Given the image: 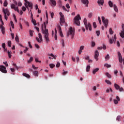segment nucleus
<instances>
[{"label": "nucleus", "mask_w": 124, "mask_h": 124, "mask_svg": "<svg viewBox=\"0 0 124 124\" xmlns=\"http://www.w3.org/2000/svg\"><path fill=\"white\" fill-rule=\"evenodd\" d=\"M3 12L4 13V17L6 21H7V16H9L10 15V14L9 13V11L8 10V9H4V8H3Z\"/></svg>", "instance_id": "obj_8"}, {"label": "nucleus", "mask_w": 124, "mask_h": 124, "mask_svg": "<svg viewBox=\"0 0 124 124\" xmlns=\"http://www.w3.org/2000/svg\"><path fill=\"white\" fill-rule=\"evenodd\" d=\"M61 43L62 45V47H64V40H62Z\"/></svg>", "instance_id": "obj_43"}, {"label": "nucleus", "mask_w": 124, "mask_h": 124, "mask_svg": "<svg viewBox=\"0 0 124 124\" xmlns=\"http://www.w3.org/2000/svg\"><path fill=\"white\" fill-rule=\"evenodd\" d=\"M14 1V4H15V5H17V4H18V3L17 2V1L15 0H13Z\"/></svg>", "instance_id": "obj_60"}, {"label": "nucleus", "mask_w": 124, "mask_h": 124, "mask_svg": "<svg viewBox=\"0 0 124 124\" xmlns=\"http://www.w3.org/2000/svg\"><path fill=\"white\" fill-rule=\"evenodd\" d=\"M81 1L82 3L85 5L86 7L89 6V0H81Z\"/></svg>", "instance_id": "obj_15"}, {"label": "nucleus", "mask_w": 124, "mask_h": 124, "mask_svg": "<svg viewBox=\"0 0 124 124\" xmlns=\"http://www.w3.org/2000/svg\"><path fill=\"white\" fill-rule=\"evenodd\" d=\"M38 37H36V39L37 41L39 42V43H41V42L43 41V39H42V35H41V33H38Z\"/></svg>", "instance_id": "obj_9"}, {"label": "nucleus", "mask_w": 124, "mask_h": 124, "mask_svg": "<svg viewBox=\"0 0 124 124\" xmlns=\"http://www.w3.org/2000/svg\"><path fill=\"white\" fill-rule=\"evenodd\" d=\"M15 40L17 42H19V37H18V35H16V37H15Z\"/></svg>", "instance_id": "obj_46"}, {"label": "nucleus", "mask_w": 124, "mask_h": 124, "mask_svg": "<svg viewBox=\"0 0 124 124\" xmlns=\"http://www.w3.org/2000/svg\"><path fill=\"white\" fill-rule=\"evenodd\" d=\"M80 20H81V17L80 15H78L74 18V22L77 26H80Z\"/></svg>", "instance_id": "obj_2"}, {"label": "nucleus", "mask_w": 124, "mask_h": 124, "mask_svg": "<svg viewBox=\"0 0 124 124\" xmlns=\"http://www.w3.org/2000/svg\"><path fill=\"white\" fill-rule=\"evenodd\" d=\"M8 46L9 47H11V41H9L8 42Z\"/></svg>", "instance_id": "obj_51"}, {"label": "nucleus", "mask_w": 124, "mask_h": 124, "mask_svg": "<svg viewBox=\"0 0 124 124\" xmlns=\"http://www.w3.org/2000/svg\"><path fill=\"white\" fill-rule=\"evenodd\" d=\"M33 74L36 77H38V71H34L33 72Z\"/></svg>", "instance_id": "obj_25"}, {"label": "nucleus", "mask_w": 124, "mask_h": 124, "mask_svg": "<svg viewBox=\"0 0 124 124\" xmlns=\"http://www.w3.org/2000/svg\"><path fill=\"white\" fill-rule=\"evenodd\" d=\"M22 75L23 76H24L25 77H26V78H30V77H31V76H30V75L26 74V73H23Z\"/></svg>", "instance_id": "obj_28"}, {"label": "nucleus", "mask_w": 124, "mask_h": 124, "mask_svg": "<svg viewBox=\"0 0 124 124\" xmlns=\"http://www.w3.org/2000/svg\"><path fill=\"white\" fill-rule=\"evenodd\" d=\"M94 59L96 62L98 61V57H99V52L98 51V50H95L94 51Z\"/></svg>", "instance_id": "obj_10"}, {"label": "nucleus", "mask_w": 124, "mask_h": 124, "mask_svg": "<svg viewBox=\"0 0 124 124\" xmlns=\"http://www.w3.org/2000/svg\"><path fill=\"white\" fill-rule=\"evenodd\" d=\"M29 33L31 37H32L33 36V31L31 30L29 31Z\"/></svg>", "instance_id": "obj_33"}, {"label": "nucleus", "mask_w": 124, "mask_h": 124, "mask_svg": "<svg viewBox=\"0 0 124 124\" xmlns=\"http://www.w3.org/2000/svg\"><path fill=\"white\" fill-rule=\"evenodd\" d=\"M35 61L36 62H39V63H41V61H39L38 58H35Z\"/></svg>", "instance_id": "obj_49"}, {"label": "nucleus", "mask_w": 124, "mask_h": 124, "mask_svg": "<svg viewBox=\"0 0 124 124\" xmlns=\"http://www.w3.org/2000/svg\"><path fill=\"white\" fill-rule=\"evenodd\" d=\"M98 20L99 21V23L100 25H101V19L100 18V17L99 16L98 17Z\"/></svg>", "instance_id": "obj_57"}, {"label": "nucleus", "mask_w": 124, "mask_h": 124, "mask_svg": "<svg viewBox=\"0 0 124 124\" xmlns=\"http://www.w3.org/2000/svg\"><path fill=\"white\" fill-rule=\"evenodd\" d=\"M8 55L9 59H11V57H12V55H11V51L8 50Z\"/></svg>", "instance_id": "obj_37"}, {"label": "nucleus", "mask_w": 124, "mask_h": 124, "mask_svg": "<svg viewBox=\"0 0 124 124\" xmlns=\"http://www.w3.org/2000/svg\"><path fill=\"white\" fill-rule=\"evenodd\" d=\"M120 35L122 38H124V26L122 27V31L120 33Z\"/></svg>", "instance_id": "obj_17"}, {"label": "nucleus", "mask_w": 124, "mask_h": 124, "mask_svg": "<svg viewBox=\"0 0 124 124\" xmlns=\"http://www.w3.org/2000/svg\"><path fill=\"white\" fill-rule=\"evenodd\" d=\"M108 4L109 7L112 8V7H113L114 6V3L111 0H109L108 1Z\"/></svg>", "instance_id": "obj_22"}, {"label": "nucleus", "mask_w": 124, "mask_h": 124, "mask_svg": "<svg viewBox=\"0 0 124 124\" xmlns=\"http://www.w3.org/2000/svg\"><path fill=\"white\" fill-rule=\"evenodd\" d=\"M48 56H50V57H52V60H53V59H54V60H56V56H55V55H54L53 54V53H51L50 54H49Z\"/></svg>", "instance_id": "obj_32"}, {"label": "nucleus", "mask_w": 124, "mask_h": 124, "mask_svg": "<svg viewBox=\"0 0 124 124\" xmlns=\"http://www.w3.org/2000/svg\"><path fill=\"white\" fill-rule=\"evenodd\" d=\"M119 92H124V88L123 87H120L119 89Z\"/></svg>", "instance_id": "obj_56"}, {"label": "nucleus", "mask_w": 124, "mask_h": 124, "mask_svg": "<svg viewBox=\"0 0 124 124\" xmlns=\"http://www.w3.org/2000/svg\"><path fill=\"white\" fill-rule=\"evenodd\" d=\"M104 66H105L106 67H107V68H109L110 67H111V65L108 63H105L104 64Z\"/></svg>", "instance_id": "obj_36"}, {"label": "nucleus", "mask_w": 124, "mask_h": 124, "mask_svg": "<svg viewBox=\"0 0 124 124\" xmlns=\"http://www.w3.org/2000/svg\"><path fill=\"white\" fill-rule=\"evenodd\" d=\"M106 83L108 84V85H112V83L110 82L109 80L106 79L105 80Z\"/></svg>", "instance_id": "obj_39"}, {"label": "nucleus", "mask_w": 124, "mask_h": 124, "mask_svg": "<svg viewBox=\"0 0 124 124\" xmlns=\"http://www.w3.org/2000/svg\"><path fill=\"white\" fill-rule=\"evenodd\" d=\"M22 10L23 11H26V10H27V8L25 7V6H22Z\"/></svg>", "instance_id": "obj_62"}, {"label": "nucleus", "mask_w": 124, "mask_h": 124, "mask_svg": "<svg viewBox=\"0 0 124 124\" xmlns=\"http://www.w3.org/2000/svg\"><path fill=\"white\" fill-rule=\"evenodd\" d=\"M10 70L11 72H12L11 74H13V75H14V72H15V69L11 68Z\"/></svg>", "instance_id": "obj_40"}, {"label": "nucleus", "mask_w": 124, "mask_h": 124, "mask_svg": "<svg viewBox=\"0 0 124 124\" xmlns=\"http://www.w3.org/2000/svg\"><path fill=\"white\" fill-rule=\"evenodd\" d=\"M42 31L43 34H44V38L46 41V43L50 42V39L49 38V33H48V29H46V23L44 22L42 26Z\"/></svg>", "instance_id": "obj_1"}, {"label": "nucleus", "mask_w": 124, "mask_h": 124, "mask_svg": "<svg viewBox=\"0 0 124 124\" xmlns=\"http://www.w3.org/2000/svg\"><path fill=\"white\" fill-rule=\"evenodd\" d=\"M93 26L94 29H96V23L93 22Z\"/></svg>", "instance_id": "obj_55"}, {"label": "nucleus", "mask_w": 124, "mask_h": 124, "mask_svg": "<svg viewBox=\"0 0 124 124\" xmlns=\"http://www.w3.org/2000/svg\"><path fill=\"white\" fill-rule=\"evenodd\" d=\"M27 51H29V48L25 47V49L24 50L23 52L24 53H27Z\"/></svg>", "instance_id": "obj_50"}, {"label": "nucleus", "mask_w": 124, "mask_h": 124, "mask_svg": "<svg viewBox=\"0 0 124 124\" xmlns=\"http://www.w3.org/2000/svg\"><path fill=\"white\" fill-rule=\"evenodd\" d=\"M116 39H117V35L115 34L114 35V39L112 40V39L110 38L109 39L108 41L110 44H113V42L115 43V41H116Z\"/></svg>", "instance_id": "obj_12"}, {"label": "nucleus", "mask_w": 124, "mask_h": 124, "mask_svg": "<svg viewBox=\"0 0 124 124\" xmlns=\"http://www.w3.org/2000/svg\"><path fill=\"white\" fill-rule=\"evenodd\" d=\"M50 16L51 18H54V12L50 13Z\"/></svg>", "instance_id": "obj_63"}, {"label": "nucleus", "mask_w": 124, "mask_h": 124, "mask_svg": "<svg viewBox=\"0 0 124 124\" xmlns=\"http://www.w3.org/2000/svg\"><path fill=\"white\" fill-rule=\"evenodd\" d=\"M121 119H122V116L118 115L116 118V121H118V122H121Z\"/></svg>", "instance_id": "obj_30"}, {"label": "nucleus", "mask_w": 124, "mask_h": 124, "mask_svg": "<svg viewBox=\"0 0 124 124\" xmlns=\"http://www.w3.org/2000/svg\"><path fill=\"white\" fill-rule=\"evenodd\" d=\"M96 35H97V36H99V35L100 34V31H96Z\"/></svg>", "instance_id": "obj_58"}, {"label": "nucleus", "mask_w": 124, "mask_h": 124, "mask_svg": "<svg viewBox=\"0 0 124 124\" xmlns=\"http://www.w3.org/2000/svg\"><path fill=\"white\" fill-rule=\"evenodd\" d=\"M7 4H8V3H7V0H5V1L3 3L4 6H5V7L7 6Z\"/></svg>", "instance_id": "obj_48"}, {"label": "nucleus", "mask_w": 124, "mask_h": 124, "mask_svg": "<svg viewBox=\"0 0 124 124\" xmlns=\"http://www.w3.org/2000/svg\"><path fill=\"white\" fill-rule=\"evenodd\" d=\"M2 47L3 49H5V43L2 44Z\"/></svg>", "instance_id": "obj_64"}, {"label": "nucleus", "mask_w": 124, "mask_h": 124, "mask_svg": "<svg viewBox=\"0 0 124 124\" xmlns=\"http://www.w3.org/2000/svg\"><path fill=\"white\" fill-rule=\"evenodd\" d=\"M91 46L92 47H94L95 46V42L93 41L91 42Z\"/></svg>", "instance_id": "obj_41"}, {"label": "nucleus", "mask_w": 124, "mask_h": 124, "mask_svg": "<svg viewBox=\"0 0 124 124\" xmlns=\"http://www.w3.org/2000/svg\"><path fill=\"white\" fill-rule=\"evenodd\" d=\"M109 32L110 34H113V33H114V31H113V30H112V28L109 29Z\"/></svg>", "instance_id": "obj_44"}, {"label": "nucleus", "mask_w": 124, "mask_h": 124, "mask_svg": "<svg viewBox=\"0 0 124 124\" xmlns=\"http://www.w3.org/2000/svg\"><path fill=\"white\" fill-rule=\"evenodd\" d=\"M66 7L68 9H69V8H70V6H69V4L67 3L66 4Z\"/></svg>", "instance_id": "obj_59"}, {"label": "nucleus", "mask_w": 124, "mask_h": 124, "mask_svg": "<svg viewBox=\"0 0 124 124\" xmlns=\"http://www.w3.org/2000/svg\"><path fill=\"white\" fill-rule=\"evenodd\" d=\"M49 66L50 68H54V67H55V64L53 63L49 64Z\"/></svg>", "instance_id": "obj_47"}, {"label": "nucleus", "mask_w": 124, "mask_h": 124, "mask_svg": "<svg viewBox=\"0 0 124 124\" xmlns=\"http://www.w3.org/2000/svg\"><path fill=\"white\" fill-rule=\"evenodd\" d=\"M13 16H14V18L15 21V22L17 23V18H16V16H15V15H14Z\"/></svg>", "instance_id": "obj_54"}, {"label": "nucleus", "mask_w": 124, "mask_h": 124, "mask_svg": "<svg viewBox=\"0 0 124 124\" xmlns=\"http://www.w3.org/2000/svg\"><path fill=\"white\" fill-rule=\"evenodd\" d=\"M118 72V71L117 70H115L114 71V73L115 75H116V76H118V75H117Z\"/></svg>", "instance_id": "obj_52"}, {"label": "nucleus", "mask_w": 124, "mask_h": 124, "mask_svg": "<svg viewBox=\"0 0 124 124\" xmlns=\"http://www.w3.org/2000/svg\"><path fill=\"white\" fill-rule=\"evenodd\" d=\"M70 34L72 36V38L74 37V35L75 34V31L74 30V29L72 28V27L70 28L67 33V36H69Z\"/></svg>", "instance_id": "obj_6"}, {"label": "nucleus", "mask_w": 124, "mask_h": 124, "mask_svg": "<svg viewBox=\"0 0 124 124\" xmlns=\"http://www.w3.org/2000/svg\"><path fill=\"white\" fill-rule=\"evenodd\" d=\"M106 75L108 77V78H111L112 76L109 74V73H106Z\"/></svg>", "instance_id": "obj_38"}, {"label": "nucleus", "mask_w": 124, "mask_h": 124, "mask_svg": "<svg viewBox=\"0 0 124 124\" xmlns=\"http://www.w3.org/2000/svg\"><path fill=\"white\" fill-rule=\"evenodd\" d=\"M97 3L99 5H103V3H104V0H98Z\"/></svg>", "instance_id": "obj_20"}, {"label": "nucleus", "mask_w": 124, "mask_h": 124, "mask_svg": "<svg viewBox=\"0 0 124 124\" xmlns=\"http://www.w3.org/2000/svg\"><path fill=\"white\" fill-rule=\"evenodd\" d=\"M59 15L60 16V25L61 26H63V24H64V15L62 12L59 13Z\"/></svg>", "instance_id": "obj_7"}, {"label": "nucleus", "mask_w": 124, "mask_h": 124, "mask_svg": "<svg viewBox=\"0 0 124 124\" xmlns=\"http://www.w3.org/2000/svg\"><path fill=\"white\" fill-rule=\"evenodd\" d=\"M93 16V13H90L88 15L89 18H92Z\"/></svg>", "instance_id": "obj_53"}, {"label": "nucleus", "mask_w": 124, "mask_h": 124, "mask_svg": "<svg viewBox=\"0 0 124 124\" xmlns=\"http://www.w3.org/2000/svg\"><path fill=\"white\" fill-rule=\"evenodd\" d=\"M31 23H32V24H33L34 26H36V25H37V24H36V21H35V20L33 19V17H32Z\"/></svg>", "instance_id": "obj_26"}, {"label": "nucleus", "mask_w": 124, "mask_h": 124, "mask_svg": "<svg viewBox=\"0 0 124 124\" xmlns=\"http://www.w3.org/2000/svg\"><path fill=\"white\" fill-rule=\"evenodd\" d=\"M0 28L1 29V32L2 34H4L5 32V28L2 25H0Z\"/></svg>", "instance_id": "obj_19"}, {"label": "nucleus", "mask_w": 124, "mask_h": 124, "mask_svg": "<svg viewBox=\"0 0 124 124\" xmlns=\"http://www.w3.org/2000/svg\"><path fill=\"white\" fill-rule=\"evenodd\" d=\"M90 69H91V66H90V65H88L86 67V72H89V71H90Z\"/></svg>", "instance_id": "obj_31"}, {"label": "nucleus", "mask_w": 124, "mask_h": 124, "mask_svg": "<svg viewBox=\"0 0 124 124\" xmlns=\"http://www.w3.org/2000/svg\"><path fill=\"white\" fill-rule=\"evenodd\" d=\"M113 7L115 12H117V13H119V10L118 9V7L117 6V5L114 4Z\"/></svg>", "instance_id": "obj_18"}, {"label": "nucleus", "mask_w": 124, "mask_h": 124, "mask_svg": "<svg viewBox=\"0 0 124 124\" xmlns=\"http://www.w3.org/2000/svg\"><path fill=\"white\" fill-rule=\"evenodd\" d=\"M98 70H99V69L98 68H96L93 70V71H92V73L93 74H95V73H96V72H97Z\"/></svg>", "instance_id": "obj_24"}, {"label": "nucleus", "mask_w": 124, "mask_h": 124, "mask_svg": "<svg viewBox=\"0 0 124 124\" xmlns=\"http://www.w3.org/2000/svg\"><path fill=\"white\" fill-rule=\"evenodd\" d=\"M57 28L59 31V34L60 36H61V37H63V34H62V28H61V26H60V25H58Z\"/></svg>", "instance_id": "obj_13"}, {"label": "nucleus", "mask_w": 124, "mask_h": 124, "mask_svg": "<svg viewBox=\"0 0 124 124\" xmlns=\"http://www.w3.org/2000/svg\"><path fill=\"white\" fill-rule=\"evenodd\" d=\"M119 62L120 63L123 62V58L122 57V56H119Z\"/></svg>", "instance_id": "obj_34"}, {"label": "nucleus", "mask_w": 124, "mask_h": 124, "mask_svg": "<svg viewBox=\"0 0 124 124\" xmlns=\"http://www.w3.org/2000/svg\"><path fill=\"white\" fill-rule=\"evenodd\" d=\"M24 3H26V4L31 8V9H32V3L30 2L27 0H25V2Z\"/></svg>", "instance_id": "obj_16"}, {"label": "nucleus", "mask_w": 124, "mask_h": 124, "mask_svg": "<svg viewBox=\"0 0 124 124\" xmlns=\"http://www.w3.org/2000/svg\"><path fill=\"white\" fill-rule=\"evenodd\" d=\"M114 88L116 89V90H119L120 87V86H119V85L115 83L114 84Z\"/></svg>", "instance_id": "obj_27"}, {"label": "nucleus", "mask_w": 124, "mask_h": 124, "mask_svg": "<svg viewBox=\"0 0 124 124\" xmlns=\"http://www.w3.org/2000/svg\"><path fill=\"white\" fill-rule=\"evenodd\" d=\"M32 61H33V57H30V59L29 60H28L27 62L28 63H30L31 62H32Z\"/></svg>", "instance_id": "obj_29"}, {"label": "nucleus", "mask_w": 124, "mask_h": 124, "mask_svg": "<svg viewBox=\"0 0 124 124\" xmlns=\"http://www.w3.org/2000/svg\"><path fill=\"white\" fill-rule=\"evenodd\" d=\"M10 24H11V26L12 29H14V23H13V21H11Z\"/></svg>", "instance_id": "obj_45"}, {"label": "nucleus", "mask_w": 124, "mask_h": 124, "mask_svg": "<svg viewBox=\"0 0 124 124\" xmlns=\"http://www.w3.org/2000/svg\"><path fill=\"white\" fill-rule=\"evenodd\" d=\"M11 7L12 9H14V10H15V11H17V12L18 13H19V14H20V15H23V11H19L18 6H16V5H15V4H12L11 5Z\"/></svg>", "instance_id": "obj_4"}, {"label": "nucleus", "mask_w": 124, "mask_h": 124, "mask_svg": "<svg viewBox=\"0 0 124 124\" xmlns=\"http://www.w3.org/2000/svg\"><path fill=\"white\" fill-rule=\"evenodd\" d=\"M83 23L87 31H88V30H89V31H92V25L91 24H90V23L87 22L86 18L84 19Z\"/></svg>", "instance_id": "obj_3"}, {"label": "nucleus", "mask_w": 124, "mask_h": 124, "mask_svg": "<svg viewBox=\"0 0 124 124\" xmlns=\"http://www.w3.org/2000/svg\"><path fill=\"white\" fill-rule=\"evenodd\" d=\"M0 71L3 73H7L6 68L4 66H0Z\"/></svg>", "instance_id": "obj_11"}, {"label": "nucleus", "mask_w": 124, "mask_h": 124, "mask_svg": "<svg viewBox=\"0 0 124 124\" xmlns=\"http://www.w3.org/2000/svg\"><path fill=\"white\" fill-rule=\"evenodd\" d=\"M79 50H80V51H83V50H84V46H81L79 48Z\"/></svg>", "instance_id": "obj_61"}, {"label": "nucleus", "mask_w": 124, "mask_h": 124, "mask_svg": "<svg viewBox=\"0 0 124 124\" xmlns=\"http://www.w3.org/2000/svg\"><path fill=\"white\" fill-rule=\"evenodd\" d=\"M120 100H121V99H120L119 96H116V99H113V102L114 104L117 105L119 103V101H120Z\"/></svg>", "instance_id": "obj_14"}, {"label": "nucleus", "mask_w": 124, "mask_h": 124, "mask_svg": "<svg viewBox=\"0 0 124 124\" xmlns=\"http://www.w3.org/2000/svg\"><path fill=\"white\" fill-rule=\"evenodd\" d=\"M101 18H102V23L104 26L105 27L106 29H107V27H108V24H109V20L105 18V17L103 16H102Z\"/></svg>", "instance_id": "obj_5"}, {"label": "nucleus", "mask_w": 124, "mask_h": 124, "mask_svg": "<svg viewBox=\"0 0 124 124\" xmlns=\"http://www.w3.org/2000/svg\"><path fill=\"white\" fill-rule=\"evenodd\" d=\"M49 1H50V2L52 4V5H53V6H56V5H57V1H56V0H49Z\"/></svg>", "instance_id": "obj_21"}, {"label": "nucleus", "mask_w": 124, "mask_h": 124, "mask_svg": "<svg viewBox=\"0 0 124 124\" xmlns=\"http://www.w3.org/2000/svg\"><path fill=\"white\" fill-rule=\"evenodd\" d=\"M105 61L107 62V61H109L110 60V55H109V54H107V55L105 57Z\"/></svg>", "instance_id": "obj_23"}, {"label": "nucleus", "mask_w": 124, "mask_h": 124, "mask_svg": "<svg viewBox=\"0 0 124 124\" xmlns=\"http://www.w3.org/2000/svg\"><path fill=\"white\" fill-rule=\"evenodd\" d=\"M68 73V72L67 71H64V70H63V73H62V75H65Z\"/></svg>", "instance_id": "obj_42"}, {"label": "nucleus", "mask_w": 124, "mask_h": 124, "mask_svg": "<svg viewBox=\"0 0 124 124\" xmlns=\"http://www.w3.org/2000/svg\"><path fill=\"white\" fill-rule=\"evenodd\" d=\"M62 8L63 10H64V11H67V12H69V9H66V8H65L64 6H62Z\"/></svg>", "instance_id": "obj_35"}]
</instances>
